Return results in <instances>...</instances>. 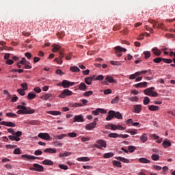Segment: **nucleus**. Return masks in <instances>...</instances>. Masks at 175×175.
Here are the masks:
<instances>
[{
  "label": "nucleus",
  "mask_w": 175,
  "mask_h": 175,
  "mask_svg": "<svg viewBox=\"0 0 175 175\" xmlns=\"http://www.w3.org/2000/svg\"><path fill=\"white\" fill-rule=\"evenodd\" d=\"M144 93L145 95H148V96H153L154 98H157L158 96V92H154L151 90V89H146L144 90Z\"/></svg>",
  "instance_id": "f257e3e1"
},
{
  "label": "nucleus",
  "mask_w": 175,
  "mask_h": 175,
  "mask_svg": "<svg viewBox=\"0 0 175 175\" xmlns=\"http://www.w3.org/2000/svg\"><path fill=\"white\" fill-rule=\"evenodd\" d=\"M72 94V91L69 90V89H66L59 94V98H62L64 99L66 98V96H70Z\"/></svg>",
  "instance_id": "f03ea898"
},
{
  "label": "nucleus",
  "mask_w": 175,
  "mask_h": 175,
  "mask_svg": "<svg viewBox=\"0 0 175 175\" xmlns=\"http://www.w3.org/2000/svg\"><path fill=\"white\" fill-rule=\"evenodd\" d=\"M97 121H98V118H95L93 122L86 124L85 129L87 131H92V129H94V128L96 126Z\"/></svg>",
  "instance_id": "7ed1b4c3"
},
{
  "label": "nucleus",
  "mask_w": 175,
  "mask_h": 175,
  "mask_svg": "<svg viewBox=\"0 0 175 175\" xmlns=\"http://www.w3.org/2000/svg\"><path fill=\"white\" fill-rule=\"evenodd\" d=\"M75 84H77V83L70 82L68 80H64L62 83L63 88H69V87H72L75 85Z\"/></svg>",
  "instance_id": "20e7f679"
},
{
  "label": "nucleus",
  "mask_w": 175,
  "mask_h": 175,
  "mask_svg": "<svg viewBox=\"0 0 175 175\" xmlns=\"http://www.w3.org/2000/svg\"><path fill=\"white\" fill-rule=\"evenodd\" d=\"M115 50L116 51V54L117 57H121V55H122V53H122V51L124 53H125V51H126V49L122 48L120 46L115 47Z\"/></svg>",
  "instance_id": "39448f33"
},
{
  "label": "nucleus",
  "mask_w": 175,
  "mask_h": 175,
  "mask_svg": "<svg viewBox=\"0 0 175 175\" xmlns=\"http://www.w3.org/2000/svg\"><path fill=\"white\" fill-rule=\"evenodd\" d=\"M38 137H40V139H43L44 140H50V139H51L50 134L47 133H40L38 135Z\"/></svg>",
  "instance_id": "423d86ee"
},
{
  "label": "nucleus",
  "mask_w": 175,
  "mask_h": 175,
  "mask_svg": "<svg viewBox=\"0 0 175 175\" xmlns=\"http://www.w3.org/2000/svg\"><path fill=\"white\" fill-rule=\"evenodd\" d=\"M95 75H92V77H88L85 78V83L88 84V85H92V81H95Z\"/></svg>",
  "instance_id": "0eeeda50"
},
{
  "label": "nucleus",
  "mask_w": 175,
  "mask_h": 175,
  "mask_svg": "<svg viewBox=\"0 0 175 175\" xmlns=\"http://www.w3.org/2000/svg\"><path fill=\"white\" fill-rule=\"evenodd\" d=\"M21 105H18L16 107V109H18V110H32V109H31V107H25L27 103L23 102V103H21Z\"/></svg>",
  "instance_id": "6e6552de"
},
{
  "label": "nucleus",
  "mask_w": 175,
  "mask_h": 175,
  "mask_svg": "<svg viewBox=\"0 0 175 175\" xmlns=\"http://www.w3.org/2000/svg\"><path fill=\"white\" fill-rule=\"evenodd\" d=\"M73 122H84L83 115H77L74 117Z\"/></svg>",
  "instance_id": "1a4fd4ad"
},
{
  "label": "nucleus",
  "mask_w": 175,
  "mask_h": 175,
  "mask_svg": "<svg viewBox=\"0 0 175 175\" xmlns=\"http://www.w3.org/2000/svg\"><path fill=\"white\" fill-rule=\"evenodd\" d=\"M0 125H4L5 126H10L11 128H14V126H16V124L12 122L5 121H2L1 122H0Z\"/></svg>",
  "instance_id": "9d476101"
},
{
  "label": "nucleus",
  "mask_w": 175,
  "mask_h": 175,
  "mask_svg": "<svg viewBox=\"0 0 175 175\" xmlns=\"http://www.w3.org/2000/svg\"><path fill=\"white\" fill-rule=\"evenodd\" d=\"M34 110H18L17 114H33Z\"/></svg>",
  "instance_id": "9b49d317"
},
{
  "label": "nucleus",
  "mask_w": 175,
  "mask_h": 175,
  "mask_svg": "<svg viewBox=\"0 0 175 175\" xmlns=\"http://www.w3.org/2000/svg\"><path fill=\"white\" fill-rule=\"evenodd\" d=\"M115 116H116V111H109L108 112V116L106 118L107 121H110L112 118H114Z\"/></svg>",
  "instance_id": "f8f14e48"
},
{
  "label": "nucleus",
  "mask_w": 175,
  "mask_h": 175,
  "mask_svg": "<svg viewBox=\"0 0 175 175\" xmlns=\"http://www.w3.org/2000/svg\"><path fill=\"white\" fill-rule=\"evenodd\" d=\"M44 152L48 153V154H57V149L55 148H46L44 150Z\"/></svg>",
  "instance_id": "ddd939ff"
},
{
  "label": "nucleus",
  "mask_w": 175,
  "mask_h": 175,
  "mask_svg": "<svg viewBox=\"0 0 175 175\" xmlns=\"http://www.w3.org/2000/svg\"><path fill=\"white\" fill-rule=\"evenodd\" d=\"M115 159L120 161V162H124V163H129V162H131L129 159H125L124 157H115Z\"/></svg>",
  "instance_id": "4468645a"
},
{
  "label": "nucleus",
  "mask_w": 175,
  "mask_h": 175,
  "mask_svg": "<svg viewBox=\"0 0 175 175\" xmlns=\"http://www.w3.org/2000/svg\"><path fill=\"white\" fill-rule=\"evenodd\" d=\"M33 167H36V172H43L44 167L41 165H39L38 163H34L33 165Z\"/></svg>",
  "instance_id": "2eb2a0df"
},
{
  "label": "nucleus",
  "mask_w": 175,
  "mask_h": 175,
  "mask_svg": "<svg viewBox=\"0 0 175 175\" xmlns=\"http://www.w3.org/2000/svg\"><path fill=\"white\" fill-rule=\"evenodd\" d=\"M135 88H143V87L147 88V82H141L134 85Z\"/></svg>",
  "instance_id": "dca6fc26"
},
{
  "label": "nucleus",
  "mask_w": 175,
  "mask_h": 175,
  "mask_svg": "<svg viewBox=\"0 0 175 175\" xmlns=\"http://www.w3.org/2000/svg\"><path fill=\"white\" fill-rule=\"evenodd\" d=\"M99 113H101V114H106L107 113V111L106 110H96L92 111L93 116H98Z\"/></svg>",
  "instance_id": "f3484780"
},
{
  "label": "nucleus",
  "mask_w": 175,
  "mask_h": 175,
  "mask_svg": "<svg viewBox=\"0 0 175 175\" xmlns=\"http://www.w3.org/2000/svg\"><path fill=\"white\" fill-rule=\"evenodd\" d=\"M152 51L153 54H154V55H157V57H159V55H161V54H162L161 51H159V49H158V48H157V47L152 48Z\"/></svg>",
  "instance_id": "a211bd4d"
},
{
  "label": "nucleus",
  "mask_w": 175,
  "mask_h": 175,
  "mask_svg": "<svg viewBox=\"0 0 175 175\" xmlns=\"http://www.w3.org/2000/svg\"><path fill=\"white\" fill-rule=\"evenodd\" d=\"M21 158H25L26 159H39V157L28 154H23Z\"/></svg>",
  "instance_id": "6ab92c4d"
},
{
  "label": "nucleus",
  "mask_w": 175,
  "mask_h": 175,
  "mask_svg": "<svg viewBox=\"0 0 175 175\" xmlns=\"http://www.w3.org/2000/svg\"><path fill=\"white\" fill-rule=\"evenodd\" d=\"M78 89L80 90V91H85L87 90V85H85V83L83 82H81L79 85Z\"/></svg>",
  "instance_id": "aec40b11"
},
{
  "label": "nucleus",
  "mask_w": 175,
  "mask_h": 175,
  "mask_svg": "<svg viewBox=\"0 0 175 175\" xmlns=\"http://www.w3.org/2000/svg\"><path fill=\"white\" fill-rule=\"evenodd\" d=\"M162 145H163V147H164V148H167V147H170V146H172V142H170V141L167 139H165L163 142Z\"/></svg>",
  "instance_id": "412c9836"
},
{
  "label": "nucleus",
  "mask_w": 175,
  "mask_h": 175,
  "mask_svg": "<svg viewBox=\"0 0 175 175\" xmlns=\"http://www.w3.org/2000/svg\"><path fill=\"white\" fill-rule=\"evenodd\" d=\"M149 23L153 25V28H161V26L158 25V22L155 21L154 20L150 19Z\"/></svg>",
  "instance_id": "4be33fe9"
},
{
  "label": "nucleus",
  "mask_w": 175,
  "mask_h": 175,
  "mask_svg": "<svg viewBox=\"0 0 175 175\" xmlns=\"http://www.w3.org/2000/svg\"><path fill=\"white\" fill-rule=\"evenodd\" d=\"M53 47L52 49L53 53H58V51L61 50V46L58 44H54Z\"/></svg>",
  "instance_id": "5701e85b"
},
{
  "label": "nucleus",
  "mask_w": 175,
  "mask_h": 175,
  "mask_svg": "<svg viewBox=\"0 0 175 175\" xmlns=\"http://www.w3.org/2000/svg\"><path fill=\"white\" fill-rule=\"evenodd\" d=\"M97 144L100 145L101 147H104L105 148H106L107 144H106V141H103L102 139H98L97 141Z\"/></svg>",
  "instance_id": "b1692460"
},
{
  "label": "nucleus",
  "mask_w": 175,
  "mask_h": 175,
  "mask_svg": "<svg viewBox=\"0 0 175 175\" xmlns=\"http://www.w3.org/2000/svg\"><path fill=\"white\" fill-rule=\"evenodd\" d=\"M106 81H107V83H117V81H116L113 77H110V76H107L105 78Z\"/></svg>",
  "instance_id": "393cba45"
},
{
  "label": "nucleus",
  "mask_w": 175,
  "mask_h": 175,
  "mask_svg": "<svg viewBox=\"0 0 175 175\" xmlns=\"http://www.w3.org/2000/svg\"><path fill=\"white\" fill-rule=\"evenodd\" d=\"M48 114H51L52 116H61V111H49Z\"/></svg>",
  "instance_id": "a878e982"
},
{
  "label": "nucleus",
  "mask_w": 175,
  "mask_h": 175,
  "mask_svg": "<svg viewBox=\"0 0 175 175\" xmlns=\"http://www.w3.org/2000/svg\"><path fill=\"white\" fill-rule=\"evenodd\" d=\"M139 161L140 162V163H150V162H151L150 160H148L144 157L139 158Z\"/></svg>",
  "instance_id": "bb28decb"
},
{
  "label": "nucleus",
  "mask_w": 175,
  "mask_h": 175,
  "mask_svg": "<svg viewBox=\"0 0 175 175\" xmlns=\"http://www.w3.org/2000/svg\"><path fill=\"white\" fill-rule=\"evenodd\" d=\"M36 97V94H35L34 92H30L28 94L27 99L31 100L32 99H35Z\"/></svg>",
  "instance_id": "cd10ccee"
},
{
  "label": "nucleus",
  "mask_w": 175,
  "mask_h": 175,
  "mask_svg": "<svg viewBox=\"0 0 175 175\" xmlns=\"http://www.w3.org/2000/svg\"><path fill=\"white\" fill-rule=\"evenodd\" d=\"M140 140H142V143H146V142H147V140H148V137H147V134L144 133L141 136Z\"/></svg>",
  "instance_id": "c85d7f7f"
},
{
  "label": "nucleus",
  "mask_w": 175,
  "mask_h": 175,
  "mask_svg": "<svg viewBox=\"0 0 175 175\" xmlns=\"http://www.w3.org/2000/svg\"><path fill=\"white\" fill-rule=\"evenodd\" d=\"M42 164L51 166V165H54V163L51 160L45 159L44 161H42Z\"/></svg>",
  "instance_id": "c756f323"
},
{
  "label": "nucleus",
  "mask_w": 175,
  "mask_h": 175,
  "mask_svg": "<svg viewBox=\"0 0 175 175\" xmlns=\"http://www.w3.org/2000/svg\"><path fill=\"white\" fill-rule=\"evenodd\" d=\"M77 161H79V162H88V161H90V159L88 157H79L77 159Z\"/></svg>",
  "instance_id": "7c9ffc66"
},
{
  "label": "nucleus",
  "mask_w": 175,
  "mask_h": 175,
  "mask_svg": "<svg viewBox=\"0 0 175 175\" xmlns=\"http://www.w3.org/2000/svg\"><path fill=\"white\" fill-rule=\"evenodd\" d=\"M112 157H114V153L113 152L105 153L103 155V158L105 159L112 158Z\"/></svg>",
  "instance_id": "2f4dec72"
},
{
  "label": "nucleus",
  "mask_w": 175,
  "mask_h": 175,
  "mask_svg": "<svg viewBox=\"0 0 175 175\" xmlns=\"http://www.w3.org/2000/svg\"><path fill=\"white\" fill-rule=\"evenodd\" d=\"M72 152H66L64 153H60L59 154V158H64V157H69V155H71Z\"/></svg>",
  "instance_id": "473e14b6"
},
{
  "label": "nucleus",
  "mask_w": 175,
  "mask_h": 175,
  "mask_svg": "<svg viewBox=\"0 0 175 175\" xmlns=\"http://www.w3.org/2000/svg\"><path fill=\"white\" fill-rule=\"evenodd\" d=\"M108 137L113 139H117V137H120V135L118 133H111L108 135Z\"/></svg>",
  "instance_id": "72a5a7b5"
},
{
  "label": "nucleus",
  "mask_w": 175,
  "mask_h": 175,
  "mask_svg": "<svg viewBox=\"0 0 175 175\" xmlns=\"http://www.w3.org/2000/svg\"><path fill=\"white\" fill-rule=\"evenodd\" d=\"M113 166H116V167H122V165H121V162H120L118 161L114 160L113 161Z\"/></svg>",
  "instance_id": "f704fd0d"
},
{
  "label": "nucleus",
  "mask_w": 175,
  "mask_h": 175,
  "mask_svg": "<svg viewBox=\"0 0 175 175\" xmlns=\"http://www.w3.org/2000/svg\"><path fill=\"white\" fill-rule=\"evenodd\" d=\"M70 70H71V72H77L78 73L80 72V68H79L77 66H71Z\"/></svg>",
  "instance_id": "c9c22d12"
},
{
  "label": "nucleus",
  "mask_w": 175,
  "mask_h": 175,
  "mask_svg": "<svg viewBox=\"0 0 175 175\" xmlns=\"http://www.w3.org/2000/svg\"><path fill=\"white\" fill-rule=\"evenodd\" d=\"M161 61H163V58L162 57H157L153 59V62H154V64H161Z\"/></svg>",
  "instance_id": "e433bc0d"
},
{
  "label": "nucleus",
  "mask_w": 175,
  "mask_h": 175,
  "mask_svg": "<svg viewBox=\"0 0 175 175\" xmlns=\"http://www.w3.org/2000/svg\"><path fill=\"white\" fill-rule=\"evenodd\" d=\"M129 100H130V102H137L139 101V97L137 96L129 97Z\"/></svg>",
  "instance_id": "4c0bfd02"
},
{
  "label": "nucleus",
  "mask_w": 175,
  "mask_h": 175,
  "mask_svg": "<svg viewBox=\"0 0 175 175\" xmlns=\"http://www.w3.org/2000/svg\"><path fill=\"white\" fill-rule=\"evenodd\" d=\"M152 161H159V154H153L151 156Z\"/></svg>",
  "instance_id": "58836bf2"
},
{
  "label": "nucleus",
  "mask_w": 175,
  "mask_h": 175,
  "mask_svg": "<svg viewBox=\"0 0 175 175\" xmlns=\"http://www.w3.org/2000/svg\"><path fill=\"white\" fill-rule=\"evenodd\" d=\"M64 137H66V134H62L60 135H55V139H58L59 140H62Z\"/></svg>",
  "instance_id": "ea45409f"
},
{
  "label": "nucleus",
  "mask_w": 175,
  "mask_h": 175,
  "mask_svg": "<svg viewBox=\"0 0 175 175\" xmlns=\"http://www.w3.org/2000/svg\"><path fill=\"white\" fill-rule=\"evenodd\" d=\"M128 150L129 152H135V151L136 150V146H130L128 147Z\"/></svg>",
  "instance_id": "a19ab883"
},
{
  "label": "nucleus",
  "mask_w": 175,
  "mask_h": 175,
  "mask_svg": "<svg viewBox=\"0 0 175 175\" xmlns=\"http://www.w3.org/2000/svg\"><path fill=\"white\" fill-rule=\"evenodd\" d=\"M93 94H94V92H92V90H90V91L85 92L83 94V96L88 97V96H91V95H92Z\"/></svg>",
  "instance_id": "79ce46f5"
},
{
  "label": "nucleus",
  "mask_w": 175,
  "mask_h": 175,
  "mask_svg": "<svg viewBox=\"0 0 175 175\" xmlns=\"http://www.w3.org/2000/svg\"><path fill=\"white\" fill-rule=\"evenodd\" d=\"M144 54L145 55L146 59H148L150 58V57H151V53H150V51H144Z\"/></svg>",
  "instance_id": "37998d69"
},
{
  "label": "nucleus",
  "mask_w": 175,
  "mask_h": 175,
  "mask_svg": "<svg viewBox=\"0 0 175 175\" xmlns=\"http://www.w3.org/2000/svg\"><path fill=\"white\" fill-rule=\"evenodd\" d=\"M115 117L116 118H118V120H122V115L120 113V112H115Z\"/></svg>",
  "instance_id": "c03bdc74"
},
{
  "label": "nucleus",
  "mask_w": 175,
  "mask_h": 175,
  "mask_svg": "<svg viewBox=\"0 0 175 175\" xmlns=\"http://www.w3.org/2000/svg\"><path fill=\"white\" fill-rule=\"evenodd\" d=\"M6 116H7V117H11L12 118H14L17 116V115L14 113H7Z\"/></svg>",
  "instance_id": "a18cd8bd"
},
{
  "label": "nucleus",
  "mask_w": 175,
  "mask_h": 175,
  "mask_svg": "<svg viewBox=\"0 0 175 175\" xmlns=\"http://www.w3.org/2000/svg\"><path fill=\"white\" fill-rule=\"evenodd\" d=\"M111 65H116V66H121V62L111 61Z\"/></svg>",
  "instance_id": "49530a36"
},
{
  "label": "nucleus",
  "mask_w": 175,
  "mask_h": 175,
  "mask_svg": "<svg viewBox=\"0 0 175 175\" xmlns=\"http://www.w3.org/2000/svg\"><path fill=\"white\" fill-rule=\"evenodd\" d=\"M149 110H159V107L155 105L149 106Z\"/></svg>",
  "instance_id": "de8ad7c7"
},
{
  "label": "nucleus",
  "mask_w": 175,
  "mask_h": 175,
  "mask_svg": "<svg viewBox=\"0 0 175 175\" xmlns=\"http://www.w3.org/2000/svg\"><path fill=\"white\" fill-rule=\"evenodd\" d=\"M17 92L20 94L22 96H24V95H25V92L23 89H18Z\"/></svg>",
  "instance_id": "09e8293b"
},
{
  "label": "nucleus",
  "mask_w": 175,
  "mask_h": 175,
  "mask_svg": "<svg viewBox=\"0 0 175 175\" xmlns=\"http://www.w3.org/2000/svg\"><path fill=\"white\" fill-rule=\"evenodd\" d=\"M21 65H25V64H29L28 61L25 59V57H23L22 60L19 62Z\"/></svg>",
  "instance_id": "8fccbe9b"
},
{
  "label": "nucleus",
  "mask_w": 175,
  "mask_h": 175,
  "mask_svg": "<svg viewBox=\"0 0 175 175\" xmlns=\"http://www.w3.org/2000/svg\"><path fill=\"white\" fill-rule=\"evenodd\" d=\"M150 103V98L146 96L144 100V105H148Z\"/></svg>",
  "instance_id": "3c124183"
},
{
  "label": "nucleus",
  "mask_w": 175,
  "mask_h": 175,
  "mask_svg": "<svg viewBox=\"0 0 175 175\" xmlns=\"http://www.w3.org/2000/svg\"><path fill=\"white\" fill-rule=\"evenodd\" d=\"M53 145L55 146V147H62V143L59 142H54Z\"/></svg>",
  "instance_id": "603ef678"
},
{
  "label": "nucleus",
  "mask_w": 175,
  "mask_h": 175,
  "mask_svg": "<svg viewBox=\"0 0 175 175\" xmlns=\"http://www.w3.org/2000/svg\"><path fill=\"white\" fill-rule=\"evenodd\" d=\"M59 167L60 169H62L63 170H68V166L67 165H65L64 164H59Z\"/></svg>",
  "instance_id": "864d4df0"
},
{
  "label": "nucleus",
  "mask_w": 175,
  "mask_h": 175,
  "mask_svg": "<svg viewBox=\"0 0 175 175\" xmlns=\"http://www.w3.org/2000/svg\"><path fill=\"white\" fill-rule=\"evenodd\" d=\"M163 62H164L165 64H172V62H173V60H172V59L163 58Z\"/></svg>",
  "instance_id": "5fc2aeb1"
},
{
  "label": "nucleus",
  "mask_w": 175,
  "mask_h": 175,
  "mask_svg": "<svg viewBox=\"0 0 175 175\" xmlns=\"http://www.w3.org/2000/svg\"><path fill=\"white\" fill-rule=\"evenodd\" d=\"M51 96V94H46L45 95L42 96V98L45 99V100H47V99H49Z\"/></svg>",
  "instance_id": "6e6d98bb"
},
{
  "label": "nucleus",
  "mask_w": 175,
  "mask_h": 175,
  "mask_svg": "<svg viewBox=\"0 0 175 175\" xmlns=\"http://www.w3.org/2000/svg\"><path fill=\"white\" fill-rule=\"evenodd\" d=\"M21 87L23 88L25 91H27L28 90V84H27V83H22Z\"/></svg>",
  "instance_id": "4d7b16f0"
},
{
  "label": "nucleus",
  "mask_w": 175,
  "mask_h": 175,
  "mask_svg": "<svg viewBox=\"0 0 175 175\" xmlns=\"http://www.w3.org/2000/svg\"><path fill=\"white\" fill-rule=\"evenodd\" d=\"M119 100H120V97L119 96H116L115 98H113L111 100V103H118Z\"/></svg>",
  "instance_id": "13d9d810"
},
{
  "label": "nucleus",
  "mask_w": 175,
  "mask_h": 175,
  "mask_svg": "<svg viewBox=\"0 0 175 175\" xmlns=\"http://www.w3.org/2000/svg\"><path fill=\"white\" fill-rule=\"evenodd\" d=\"M14 154H21V150L18 148L14 149Z\"/></svg>",
  "instance_id": "bf43d9fd"
},
{
  "label": "nucleus",
  "mask_w": 175,
  "mask_h": 175,
  "mask_svg": "<svg viewBox=\"0 0 175 175\" xmlns=\"http://www.w3.org/2000/svg\"><path fill=\"white\" fill-rule=\"evenodd\" d=\"M68 137H76L77 134L76 133H69L68 134Z\"/></svg>",
  "instance_id": "052dcab7"
},
{
  "label": "nucleus",
  "mask_w": 175,
  "mask_h": 175,
  "mask_svg": "<svg viewBox=\"0 0 175 175\" xmlns=\"http://www.w3.org/2000/svg\"><path fill=\"white\" fill-rule=\"evenodd\" d=\"M5 148H17V146L16 145H10V144H8V145H6L5 146Z\"/></svg>",
  "instance_id": "680f3d73"
},
{
  "label": "nucleus",
  "mask_w": 175,
  "mask_h": 175,
  "mask_svg": "<svg viewBox=\"0 0 175 175\" xmlns=\"http://www.w3.org/2000/svg\"><path fill=\"white\" fill-rule=\"evenodd\" d=\"M127 133H131V135H136L137 133V130L131 131V130H127Z\"/></svg>",
  "instance_id": "e2e57ef3"
},
{
  "label": "nucleus",
  "mask_w": 175,
  "mask_h": 175,
  "mask_svg": "<svg viewBox=\"0 0 175 175\" xmlns=\"http://www.w3.org/2000/svg\"><path fill=\"white\" fill-rule=\"evenodd\" d=\"M104 77H103V75H98L97 77H96V75H95L94 80H98V81L103 80Z\"/></svg>",
  "instance_id": "0e129e2a"
},
{
  "label": "nucleus",
  "mask_w": 175,
  "mask_h": 175,
  "mask_svg": "<svg viewBox=\"0 0 175 175\" xmlns=\"http://www.w3.org/2000/svg\"><path fill=\"white\" fill-rule=\"evenodd\" d=\"M43 154V152L40 150H37L34 152V155H42Z\"/></svg>",
  "instance_id": "69168bd1"
},
{
  "label": "nucleus",
  "mask_w": 175,
  "mask_h": 175,
  "mask_svg": "<svg viewBox=\"0 0 175 175\" xmlns=\"http://www.w3.org/2000/svg\"><path fill=\"white\" fill-rule=\"evenodd\" d=\"M113 31H118L121 29V26L120 25H116L113 27Z\"/></svg>",
  "instance_id": "338daca9"
},
{
  "label": "nucleus",
  "mask_w": 175,
  "mask_h": 175,
  "mask_svg": "<svg viewBox=\"0 0 175 175\" xmlns=\"http://www.w3.org/2000/svg\"><path fill=\"white\" fill-rule=\"evenodd\" d=\"M135 110H142V105H135Z\"/></svg>",
  "instance_id": "774afa93"
}]
</instances>
